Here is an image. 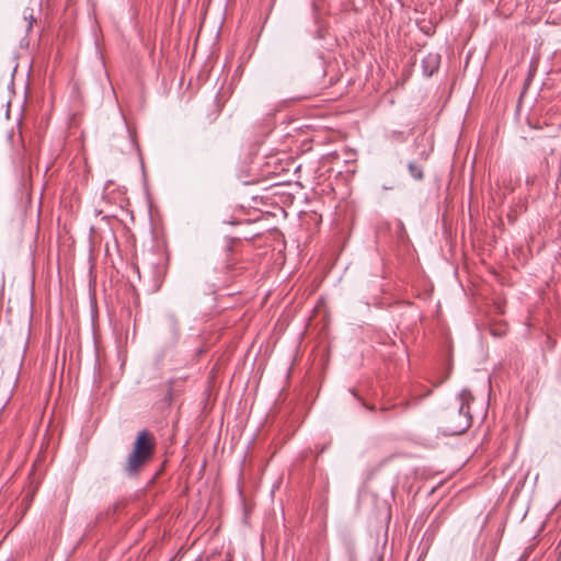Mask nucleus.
<instances>
[{"instance_id":"obj_7","label":"nucleus","mask_w":561,"mask_h":561,"mask_svg":"<svg viewBox=\"0 0 561 561\" xmlns=\"http://www.w3.org/2000/svg\"><path fill=\"white\" fill-rule=\"evenodd\" d=\"M447 378H448V374L444 378H442L439 381H437L435 383V386H438V385L443 383Z\"/></svg>"},{"instance_id":"obj_2","label":"nucleus","mask_w":561,"mask_h":561,"mask_svg":"<svg viewBox=\"0 0 561 561\" xmlns=\"http://www.w3.org/2000/svg\"><path fill=\"white\" fill-rule=\"evenodd\" d=\"M156 438L152 433L142 430L138 433L131 453L128 455L124 470L128 477H136L144 466L153 457Z\"/></svg>"},{"instance_id":"obj_6","label":"nucleus","mask_w":561,"mask_h":561,"mask_svg":"<svg viewBox=\"0 0 561 561\" xmlns=\"http://www.w3.org/2000/svg\"><path fill=\"white\" fill-rule=\"evenodd\" d=\"M169 321H170L171 329L174 332H178V330H179V322H178L176 318L174 316H170L169 317Z\"/></svg>"},{"instance_id":"obj_1","label":"nucleus","mask_w":561,"mask_h":561,"mask_svg":"<svg viewBox=\"0 0 561 561\" xmlns=\"http://www.w3.org/2000/svg\"><path fill=\"white\" fill-rule=\"evenodd\" d=\"M473 399L471 391L463 389L455 401L443 410L439 427L445 435H460L471 426L470 404Z\"/></svg>"},{"instance_id":"obj_3","label":"nucleus","mask_w":561,"mask_h":561,"mask_svg":"<svg viewBox=\"0 0 561 561\" xmlns=\"http://www.w3.org/2000/svg\"><path fill=\"white\" fill-rule=\"evenodd\" d=\"M440 65V56L437 53H428L422 59L423 73L426 77H431L436 72Z\"/></svg>"},{"instance_id":"obj_5","label":"nucleus","mask_w":561,"mask_h":561,"mask_svg":"<svg viewBox=\"0 0 561 561\" xmlns=\"http://www.w3.org/2000/svg\"><path fill=\"white\" fill-rule=\"evenodd\" d=\"M24 20L27 21L26 22V32H30L33 27V23L35 22V19L33 18L32 14H30L28 16L24 15Z\"/></svg>"},{"instance_id":"obj_4","label":"nucleus","mask_w":561,"mask_h":561,"mask_svg":"<svg viewBox=\"0 0 561 561\" xmlns=\"http://www.w3.org/2000/svg\"><path fill=\"white\" fill-rule=\"evenodd\" d=\"M408 169H409V172H410V175L417 180V181H421L423 180L424 178V172H423V168L422 165L415 163V162H409L408 164Z\"/></svg>"}]
</instances>
